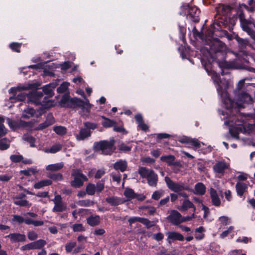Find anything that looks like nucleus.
Here are the masks:
<instances>
[{
  "instance_id": "obj_1",
  "label": "nucleus",
  "mask_w": 255,
  "mask_h": 255,
  "mask_svg": "<svg viewBox=\"0 0 255 255\" xmlns=\"http://www.w3.org/2000/svg\"><path fill=\"white\" fill-rule=\"evenodd\" d=\"M208 73L212 77L223 106L225 108L222 111L221 118L222 120L228 119L225 121L224 125L230 127L229 132L231 135L239 138L240 132L248 135H255V124L248 123L253 118V115L244 114L238 111L239 108H245L246 105L254 103L251 94H255V83H245L249 80L248 78L241 80L234 91L235 101H233L227 92L229 87L228 80H221L219 75L214 71H208Z\"/></svg>"
},
{
  "instance_id": "obj_2",
  "label": "nucleus",
  "mask_w": 255,
  "mask_h": 255,
  "mask_svg": "<svg viewBox=\"0 0 255 255\" xmlns=\"http://www.w3.org/2000/svg\"><path fill=\"white\" fill-rule=\"evenodd\" d=\"M205 45L206 47L202 48L201 51L202 52L204 49L207 50V55H210L211 51L214 52H224L226 50L225 44L216 38H213L210 35L206 36L205 39Z\"/></svg>"
},
{
  "instance_id": "obj_3",
  "label": "nucleus",
  "mask_w": 255,
  "mask_h": 255,
  "mask_svg": "<svg viewBox=\"0 0 255 255\" xmlns=\"http://www.w3.org/2000/svg\"><path fill=\"white\" fill-rule=\"evenodd\" d=\"M238 16L243 30L247 32L255 40V24L254 20L253 19L249 20L246 19L245 14L242 11L238 12Z\"/></svg>"
},
{
  "instance_id": "obj_4",
  "label": "nucleus",
  "mask_w": 255,
  "mask_h": 255,
  "mask_svg": "<svg viewBox=\"0 0 255 255\" xmlns=\"http://www.w3.org/2000/svg\"><path fill=\"white\" fill-rule=\"evenodd\" d=\"M138 173L141 177L147 179V183L150 186L156 187L158 181V176L152 170L144 167H139Z\"/></svg>"
},
{
  "instance_id": "obj_5",
  "label": "nucleus",
  "mask_w": 255,
  "mask_h": 255,
  "mask_svg": "<svg viewBox=\"0 0 255 255\" xmlns=\"http://www.w3.org/2000/svg\"><path fill=\"white\" fill-rule=\"evenodd\" d=\"M114 141L102 140L95 142L94 145V149L97 151H101L105 155L111 154L115 149Z\"/></svg>"
},
{
  "instance_id": "obj_6",
  "label": "nucleus",
  "mask_w": 255,
  "mask_h": 255,
  "mask_svg": "<svg viewBox=\"0 0 255 255\" xmlns=\"http://www.w3.org/2000/svg\"><path fill=\"white\" fill-rule=\"evenodd\" d=\"M28 102L33 103L36 105H48L49 101H47L45 97H43L42 92L33 91L27 96Z\"/></svg>"
},
{
  "instance_id": "obj_7",
  "label": "nucleus",
  "mask_w": 255,
  "mask_h": 255,
  "mask_svg": "<svg viewBox=\"0 0 255 255\" xmlns=\"http://www.w3.org/2000/svg\"><path fill=\"white\" fill-rule=\"evenodd\" d=\"M70 102L81 109L83 116H87L89 115L92 105L90 104L88 99H85V101H82L79 99L75 98L71 99Z\"/></svg>"
},
{
  "instance_id": "obj_8",
  "label": "nucleus",
  "mask_w": 255,
  "mask_h": 255,
  "mask_svg": "<svg viewBox=\"0 0 255 255\" xmlns=\"http://www.w3.org/2000/svg\"><path fill=\"white\" fill-rule=\"evenodd\" d=\"M164 180L168 188L174 192L179 193L182 191L187 190L188 189L183 183L175 182L167 176L165 177Z\"/></svg>"
},
{
  "instance_id": "obj_9",
  "label": "nucleus",
  "mask_w": 255,
  "mask_h": 255,
  "mask_svg": "<svg viewBox=\"0 0 255 255\" xmlns=\"http://www.w3.org/2000/svg\"><path fill=\"white\" fill-rule=\"evenodd\" d=\"M72 176L74 177V179L71 181V185L74 187H81L83 185L84 182L87 180V177L78 169L73 170Z\"/></svg>"
},
{
  "instance_id": "obj_10",
  "label": "nucleus",
  "mask_w": 255,
  "mask_h": 255,
  "mask_svg": "<svg viewBox=\"0 0 255 255\" xmlns=\"http://www.w3.org/2000/svg\"><path fill=\"white\" fill-rule=\"evenodd\" d=\"M182 7L183 9L187 10V16L193 21L195 22L199 21L200 11L196 6H190L188 4H186L183 5Z\"/></svg>"
},
{
  "instance_id": "obj_11",
  "label": "nucleus",
  "mask_w": 255,
  "mask_h": 255,
  "mask_svg": "<svg viewBox=\"0 0 255 255\" xmlns=\"http://www.w3.org/2000/svg\"><path fill=\"white\" fill-rule=\"evenodd\" d=\"M53 201L54 203V206L52 209L53 212H62L66 210V204L62 201L61 196L59 195H55Z\"/></svg>"
},
{
  "instance_id": "obj_12",
  "label": "nucleus",
  "mask_w": 255,
  "mask_h": 255,
  "mask_svg": "<svg viewBox=\"0 0 255 255\" xmlns=\"http://www.w3.org/2000/svg\"><path fill=\"white\" fill-rule=\"evenodd\" d=\"M167 219L174 225H178L182 223V216L179 212L176 210H172Z\"/></svg>"
},
{
  "instance_id": "obj_13",
  "label": "nucleus",
  "mask_w": 255,
  "mask_h": 255,
  "mask_svg": "<svg viewBox=\"0 0 255 255\" xmlns=\"http://www.w3.org/2000/svg\"><path fill=\"white\" fill-rule=\"evenodd\" d=\"M230 164L229 163L223 161L217 162L213 166L214 172L223 175L225 173V170L229 169Z\"/></svg>"
},
{
  "instance_id": "obj_14",
  "label": "nucleus",
  "mask_w": 255,
  "mask_h": 255,
  "mask_svg": "<svg viewBox=\"0 0 255 255\" xmlns=\"http://www.w3.org/2000/svg\"><path fill=\"white\" fill-rule=\"evenodd\" d=\"M5 238H9L12 243L18 242H24L26 241V236L24 234L20 233H11L5 237Z\"/></svg>"
},
{
  "instance_id": "obj_15",
  "label": "nucleus",
  "mask_w": 255,
  "mask_h": 255,
  "mask_svg": "<svg viewBox=\"0 0 255 255\" xmlns=\"http://www.w3.org/2000/svg\"><path fill=\"white\" fill-rule=\"evenodd\" d=\"M167 241L170 244L175 241H182L184 239L182 235L176 232H168L167 233Z\"/></svg>"
},
{
  "instance_id": "obj_16",
  "label": "nucleus",
  "mask_w": 255,
  "mask_h": 255,
  "mask_svg": "<svg viewBox=\"0 0 255 255\" xmlns=\"http://www.w3.org/2000/svg\"><path fill=\"white\" fill-rule=\"evenodd\" d=\"M39 85L36 83L29 84L27 86H23L22 87H12L9 90V93L16 94L20 90H27L37 89Z\"/></svg>"
},
{
  "instance_id": "obj_17",
  "label": "nucleus",
  "mask_w": 255,
  "mask_h": 255,
  "mask_svg": "<svg viewBox=\"0 0 255 255\" xmlns=\"http://www.w3.org/2000/svg\"><path fill=\"white\" fill-rule=\"evenodd\" d=\"M210 196L213 205L215 206H219L221 204V200L217 193V191L211 188L210 191Z\"/></svg>"
},
{
  "instance_id": "obj_18",
  "label": "nucleus",
  "mask_w": 255,
  "mask_h": 255,
  "mask_svg": "<svg viewBox=\"0 0 255 255\" xmlns=\"http://www.w3.org/2000/svg\"><path fill=\"white\" fill-rule=\"evenodd\" d=\"M56 86V84L55 83L46 85L42 88L43 91L47 97H52L54 94V89Z\"/></svg>"
},
{
  "instance_id": "obj_19",
  "label": "nucleus",
  "mask_w": 255,
  "mask_h": 255,
  "mask_svg": "<svg viewBox=\"0 0 255 255\" xmlns=\"http://www.w3.org/2000/svg\"><path fill=\"white\" fill-rule=\"evenodd\" d=\"M91 131L89 129L82 128L80 129L78 134H76L75 136L78 140H83L90 136Z\"/></svg>"
},
{
  "instance_id": "obj_20",
  "label": "nucleus",
  "mask_w": 255,
  "mask_h": 255,
  "mask_svg": "<svg viewBox=\"0 0 255 255\" xmlns=\"http://www.w3.org/2000/svg\"><path fill=\"white\" fill-rule=\"evenodd\" d=\"M247 185L244 183L238 182L236 185V189L238 196L242 197L247 190Z\"/></svg>"
},
{
  "instance_id": "obj_21",
  "label": "nucleus",
  "mask_w": 255,
  "mask_h": 255,
  "mask_svg": "<svg viewBox=\"0 0 255 255\" xmlns=\"http://www.w3.org/2000/svg\"><path fill=\"white\" fill-rule=\"evenodd\" d=\"M106 201L112 206L120 205L125 202V201H124L120 198L115 196L108 197L106 198Z\"/></svg>"
},
{
  "instance_id": "obj_22",
  "label": "nucleus",
  "mask_w": 255,
  "mask_h": 255,
  "mask_svg": "<svg viewBox=\"0 0 255 255\" xmlns=\"http://www.w3.org/2000/svg\"><path fill=\"white\" fill-rule=\"evenodd\" d=\"M127 163L125 160H119L115 163L114 167L116 170H120L121 172H124L127 168Z\"/></svg>"
},
{
  "instance_id": "obj_23",
  "label": "nucleus",
  "mask_w": 255,
  "mask_h": 255,
  "mask_svg": "<svg viewBox=\"0 0 255 255\" xmlns=\"http://www.w3.org/2000/svg\"><path fill=\"white\" fill-rule=\"evenodd\" d=\"M216 10L218 14L226 15L230 12L231 7L229 5L221 4L216 8Z\"/></svg>"
},
{
  "instance_id": "obj_24",
  "label": "nucleus",
  "mask_w": 255,
  "mask_h": 255,
  "mask_svg": "<svg viewBox=\"0 0 255 255\" xmlns=\"http://www.w3.org/2000/svg\"><path fill=\"white\" fill-rule=\"evenodd\" d=\"M189 208H193V211L195 212L196 208L193 203L189 200H185L182 206L179 208L181 211H185Z\"/></svg>"
},
{
  "instance_id": "obj_25",
  "label": "nucleus",
  "mask_w": 255,
  "mask_h": 255,
  "mask_svg": "<svg viewBox=\"0 0 255 255\" xmlns=\"http://www.w3.org/2000/svg\"><path fill=\"white\" fill-rule=\"evenodd\" d=\"M135 118L137 123L138 127L142 130L146 131L148 128V127L143 123L141 115L139 114L136 115L135 116Z\"/></svg>"
},
{
  "instance_id": "obj_26",
  "label": "nucleus",
  "mask_w": 255,
  "mask_h": 255,
  "mask_svg": "<svg viewBox=\"0 0 255 255\" xmlns=\"http://www.w3.org/2000/svg\"><path fill=\"white\" fill-rule=\"evenodd\" d=\"M206 187L202 183H198L195 186V193L197 195H202L205 193Z\"/></svg>"
},
{
  "instance_id": "obj_27",
  "label": "nucleus",
  "mask_w": 255,
  "mask_h": 255,
  "mask_svg": "<svg viewBox=\"0 0 255 255\" xmlns=\"http://www.w3.org/2000/svg\"><path fill=\"white\" fill-rule=\"evenodd\" d=\"M6 120L9 127L13 130L18 128L22 125V123L21 121H13L9 118H7Z\"/></svg>"
},
{
  "instance_id": "obj_28",
  "label": "nucleus",
  "mask_w": 255,
  "mask_h": 255,
  "mask_svg": "<svg viewBox=\"0 0 255 255\" xmlns=\"http://www.w3.org/2000/svg\"><path fill=\"white\" fill-rule=\"evenodd\" d=\"M63 167V163L62 162L57 163L55 164H50L46 166V170L52 171H56L60 170Z\"/></svg>"
},
{
  "instance_id": "obj_29",
  "label": "nucleus",
  "mask_w": 255,
  "mask_h": 255,
  "mask_svg": "<svg viewBox=\"0 0 255 255\" xmlns=\"http://www.w3.org/2000/svg\"><path fill=\"white\" fill-rule=\"evenodd\" d=\"M52 184V181L49 179H45L41 180L34 185V187L35 189H40L43 187L48 186Z\"/></svg>"
},
{
  "instance_id": "obj_30",
  "label": "nucleus",
  "mask_w": 255,
  "mask_h": 255,
  "mask_svg": "<svg viewBox=\"0 0 255 255\" xmlns=\"http://www.w3.org/2000/svg\"><path fill=\"white\" fill-rule=\"evenodd\" d=\"M13 203L16 205L23 207H29L31 204L29 203L28 201L26 200L20 199L18 197H13Z\"/></svg>"
},
{
  "instance_id": "obj_31",
  "label": "nucleus",
  "mask_w": 255,
  "mask_h": 255,
  "mask_svg": "<svg viewBox=\"0 0 255 255\" xmlns=\"http://www.w3.org/2000/svg\"><path fill=\"white\" fill-rule=\"evenodd\" d=\"M124 195L127 198V201L134 199L136 197V193L130 188H126Z\"/></svg>"
},
{
  "instance_id": "obj_32",
  "label": "nucleus",
  "mask_w": 255,
  "mask_h": 255,
  "mask_svg": "<svg viewBox=\"0 0 255 255\" xmlns=\"http://www.w3.org/2000/svg\"><path fill=\"white\" fill-rule=\"evenodd\" d=\"M235 38L238 42L241 48H245L247 46H250V43L247 39L241 38L238 35H236L235 36Z\"/></svg>"
},
{
  "instance_id": "obj_33",
  "label": "nucleus",
  "mask_w": 255,
  "mask_h": 255,
  "mask_svg": "<svg viewBox=\"0 0 255 255\" xmlns=\"http://www.w3.org/2000/svg\"><path fill=\"white\" fill-rule=\"evenodd\" d=\"M175 157L174 156L169 155L167 156H162L160 157V160L167 163L168 165L172 166L175 161Z\"/></svg>"
},
{
  "instance_id": "obj_34",
  "label": "nucleus",
  "mask_w": 255,
  "mask_h": 255,
  "mask_svg": "<svg viewBox=\"0 0 255 255\" xmlns=\"http://www.w3.org/2000/svg\"><path fill=\"white\" fill-rule=\"evenodd\" d=\"M62 145L60 144H55L53 145H52L50 148H46L44 149V152L46 153H55L59 150H60L62 148Z\"/></svg>"
},
{
  "instance_id": "obj_35",
  "label": "nucleus",
  "mask_w": 255,
  "mask_h": 255,
  "mask_svg": "<svg viewBox=\"0 0 255 255\" xmlns=\"http://www.w3.org/2000/svg\"><path fill=\"white\" fill-rule=\"evenodd\" d=\"M53 130L57 134L61 136L65 134L67 132V128L61 126L54 127Z\"/></svg>"
},
{
  "instance_id": "obj_36",
  "label": "nucleus",
  "mask_w": 255,
  "mask_h": 255,
  "mask_svg": "<svg viewBox=\"0 0 255 255\" xmlns=\"http://www.w3.org/2000/svg\"><path fill=\"white\" fill-rule=\"evenodd\" d=\"M87 222L90 226L97 225L100 223V217L99 216L90 217L88 218Z\"/></svg>"
},
{
  "instance_id": "obj_37",
  "label": "nucleus",
  "mask_w": 255,
  "mask_h": 255,
  "mask_svg": "<svg viewBox=\"0 0 255 255\" xmlns=\"http://www.w3.org/2000/svg\"><path fill=\"white\" fill-rule=\"evenodd\" d=\"M102 118L104 120V121L102 122V124L105 128H111L115 126L116 124V122L113 120L108 119L105 117H102Z\"/></svg>"
},
{
  "instance_id": "obj_38",
  "label": "nucleus",
  "mask_w": 255,
  "mask_h": 255,
  "mask_svg": "<svg viewBox=\"0 0 255 255\" xmlns=\"http://www.w3.org/2000/svg\"><path fill=\"white\" fill-rule=\"evenodd\" d=\"M4 119L2 116H0V138L5 135L7 132V129L3 125Z\"/></svg>"
},
{
  "instance_id": "obj_39",
  "label": "nucleus",
  "mask_w": 255,
  "mask_h": 255,
  "mask_svg": "<svg viewBox=\"0 0 255 255\" xmlns=\"http://www.w3.org/2000/svg\"><path fill=\"white\" fill-rule=\"evenodd\" d=\"M35 113V110L33 108H27L24 110L22 115V117L25 119H29L32 117Z\"/></svg>"
},
{
  "instance_id": "obj_40",
  "label": "nucleus",
  "mask_w": 255,
  "mask_h": 255,
  "mask_svg": "<svg viewBox=\"0 0 255 255\" xmlns=\"http://www.w3.org/2000/svg\"><path fill=\"white\" fill-rule=\"evenodd\" d=\"M46 242L43 240H39L35 242H32L34 250V249H40L45 245Z\"/></svg>"
},
{
  "instance_id": "obj_41",
  "label": "nucleus",
  "mask_w": 255,
  "mask_h": 255,
  "mask_svg": "<svg viewBox=\"0 0 255 255\" xmlns=\"http://www.w3.org/2000/svg\"><path fill=\"white\" fill-rule=\"evenodd\" d=\"M140 223L145 225L147 228H150L154 226L155 224V223L154 221H150L147 219L144 218H141Z\"/></svg>"
},
{
  "instance_id": "obj_42",
  "label": "nucleus",
  "mask_w": 255,
  "mask_h": 255,
  "mask_svg": "<svg viewBox=\"0 0 255 255\" xmlns=\"http://www.w3.org/2000/svg\"><path fill=\"white\" fill-rule=\"evenodd\" d=\"M188 144L189 145V147H192L194 149H196L200 147V142L195 138H191Z\"/></svg>"
},
{
  "instance_id": "obj_43",
  "label": "nucleus",
  "mask_w": 255,
  "mask_h": 255,
  "mask_svg": "<svg viewBox=\"0 0 255 255\" xmlns=\"http://www.w3.org/2000/svg\"><path fill=\"white\" fill-rule=\"evenodd\" d=\"M23 139L24 140L30 143V146H35L34 142L35 139L33 136L29 135L28 134H24L23 136Z\"/></svg>"
},
{
  "instance_id": "obj_44",
  "label": "nucleus",
  "mask_w": 255,
  "mask_h": 255,
  "mask_svg": "<svg viewBox=\"0 0 255 255\" xmlns=\"http://www.w3.org/2000/svg\"><path fill=\"white\" fill-rule=\"evenodd\" d=\"M69 86V83L66 82H63L57 89L58 93H62L65 92L68 89Z\"/></svg>"
},
{
  "instance_id": "obj_45",
  "label": "nucleus",
  "mask_w": 255,
  "mask_h": 255,
  "mask_svg": "<svg viewBox=\"0 0 255 255\" xmlns=\"http://www.w3.org/2000/svg\"><path fill=\"white\" fill-rule=\"evenodd\" d=\"M172 170L175 173H178L180 171V168L182 167V165L179 161H174L172 165Z\"/></svg>"
},
{
  "instance_id": "obj_46",
  "label": "nucleus",
  "mask_w": 255,
  "mask_h": 255,
  "mask_svg": "<svg viewBox=\"0 0 255 255\" xmlns=\"http://www.w3.org/2000/svg\"><path fill=\"white\" fill-rule=\"evenodd\" d=\"M94 202L90 200H84L79 201L77 202V204L80 206L83 207H89L93 205Z\"/></svg>"
},
{
  "instance_id": "obj_47",
  "label": "nucleus",
  "mask_w": 255,
  "mask_h": 255,
  "mask_svg": "<svg viewBox=\"0 0 255 255\" xmlns=\"http://www.w3.org/2000/svg\"><path fill=\"white\" fill-rule=\"evenodd\" d=\"M96 191V187L94 184H89L87 186L86 192L88 195H93L95 194Z\"/></svg>"
},
{
  "instance_id": "obj_48",
  "label": "nucleus",
  "mask_w": 255,
  "mask_h": 255,
  "mask_svg": "<svg viewBox=\"0 0 255 255\" xmlns=\"http://www.w3.org/2000/svg\"><path fill=\"white\" fill-rule=\"evenodd\" d=\"M76 242H69L65 245V250L67 253H70L72 250L76 247Z\"/></svg>"
},
{
  "instance_id": "obj_49",
  "label": "nucleus",
  "mask_w": 255,
  "mask_h": 255,
  "mask_svg": "<svg viewBox=\"0 0 255 255\" xmlns=\"http://www.w3.org/2000/svg\"><path fill=\"white\" fill-rule=\"evenodd\" d=\"M164 193V191L162 190L156 191L153 192L152 195V198L155 200H158L161 197Z\"/></svg>"
},
{
  "instance_id": "obj_50",
  "label": "nucleus",
  "mask_w": 255,
  "mask_h": 255,
  "mask_svg": "<svg viewBox=\"0 0 255 255\" xmlns=\"http://www.w3.org/2000/svg\"><path fill=\"white\" fill-rule=\"evenodd\" d=\"M12 177V174L11 173L2 174L0 175V181L2 182H7L11 179Z\"/></svg>"
},
{
  "instance_id": "obj_51",
  "label": "nucleus",
  "mask_w": 255,
  "mask_h": 255,
  "mask_svg": "<svg viewBox=\"0 0 255 255\" xmlns=\"http://www.w3.org/2000/svg\"><path fill=\"white\" fill-rule=\"evenodd\" d=\"M9 145L7 140L2 139L0 140V149L5 150L9 147Z\"/></svg>"
},
{
  "instance_id": "obj_52",
  "label": "nucleus",
  "mask_w": 255,
  "mask_h": 255,
  "mask_svg": "<svg viewBox=\"0 0 255 255\" xmlns=\"http://www.w3.org/2000/svg\"><path fill=\"white\" fill-rule=\"evenodd\" d=\"M251 238L247 237H240L236 240L237 243H243L248 244L251 242Z\"/></svg>"
},
{
  "instance_id": "obj_53",
  "label": "nucleus",
  "mask_w": 255,
  "mask_h": 255,
  "mask_svg": "<svg viewBox=\"0 0 255 255\" xmlns=\"http://www.w3.org/2000/svg\"><path fill=\"white\" fill-rule=\"evenodd\" d=\"M20 45V43L13 42L9 45V47L13 51L17 52H19Z\"/></svg>"
},
{
  "instance_id": "obj_54",
  "label": "nucleus",
  "mask_w": 255,
  "mask_h": 255,
  "mask_svg": "<svg viewBox=\"0 0 255 255\" xmlns=\"http://www.w3.org/2000/svg\"><path fill=\"white\" fill-rule=\"evenodd\" d=\"M10 159L12 162H18L23 159V157L21 155H11Z\"/></svg>"
},
{
  "instance_id": "obj_55",
  "label": "nucleus",
  "mask_w": 255,
  "mask_h": 255,
  "mask_svg": "<svg viewBox=\"0 0 255 255\" xmlns=\"http://www.w3.org/2000/svg\"><path fill=\"white\" fill-rule=\"evenodd\" d=\"M49 177L55 181H61L63 179L62 174L60 173L50 174Z\"/></svg>"
},
{
  "instance_id": "obj_56",
  "label": "nucleus",
  "mask_w": 255,
  "mask_h": 255,
  "mask_svg": "<svg viewBox=\"0 0 255 255\" xmlns=\"http://www.w3.org/2000/svg\"><path fill=\"white\" fill-rule=\"evenodd\" d=\"M28 94H25L24 93L21 92L17 95L15 97V100L17 101H22L25 100L26 98H27Z\"/></svg>"
},
{
  "instance_id": "obj_57",
  "label": "nucleus",
  "mask_w": 255,
  "mask_h": 255,
  "mask_svg": "<svg viewBox=\"0 0 255 255\" xmlns=\"http://www.w3.org/2000/svg\"><path fill=\"white\" fill-rule=\"evenodd\" d=\"M234 230L233 226H230L228 228V230L224 231L222 234H220V237L222 239H224L230 233Z\"/></svg>"
},
{
  "instance_id": "obj_58",
  "label": "nucleus",
  "mask_w": 255,
  "mask_h": 255,
  "mask_svg": "<svg viewBox=\"0 0 255 255\" xmlns=\"http://www.w3.org/2000/svg\"><path fill=\"white\" fill-rule=\"evenodd\" d=\"M84 127L86 129H94L97 128V125L94 123H91L89 122H86L84 123Z\"/></svg>"
},
{
  "instance_id": "obj_59",
  "label": "nucleus",
  "mask_w": 255,
  "mask_h": 255,
  "mask_svg": "<svg viewBox=\"0 0 255 255\" xmlns=\"http://www.w3.org/2000/svg\"><path fill=\"white\" fill-rule=\"evenodd\" d=\"M28 238L30 241L36 240L38 238L37 233L34 231H30L27 234Z\"/></svg>"
},
{
  "instance_id": "obj_60",
  "label": "nucleus",
  "mask_w": 255,
  "mask_h": 255,
  "mask_svg": "<svg viewBox=\"0 0 255 255\" xmlns=\"http://www.w3.org/2000/svg\"><path fill=\"white\" fill-rule=\"evenodd\" d=\"M73 230L74 232H81L84 231V228L81 224H76L73 226Z\"/></svg>"
},
{
  "instance_id": "obj_61",
  "label": "nucleus",
  "mask_w": 255,
  "mask_h": 255,
  "mask_svg": "<svg viewBox=\"0 0 255 255\" xmlns=\"http://www.w3.org/2000/svg\"><path fill=\"white\" fill-rule=\"evenodd\" d=\"M20 250L23 251H28V250H34L32 243H29V244H28L24 246H22L20 248Z\"/></svg>"
},
{
  "instance_id": "obj_62",
  "label": "nucleus",
  "mask_w": 255,
  "mask_h": 255,
  "mask_svg": "<svg viewBox=\"0 0 255 255\" xmlns=\"http://www.w3.org/2000/svg\"><path fill=\"white\" fill-rule=\"evenodd\" d=\"M24 219L20 216L19 215H13L12 221H15L20 224L24 222Z\"/></svg>"
},
{
  "instance_id": "obj_63",
  "label": "nucleus",
  "mask_w": 255,
  "mask_h": 255,
  "mask_svg": "<svg viewBox=\"0 0 255 255\" xmlns=\"http://www.w3.org/2000/svg\"><path fill=\"white\" fill-rule=\"evenodd\" d=\"M219 221L224 225H226L230 223L229 218L225 216L220 217L219 218Z\"/></svg>"
},
{
  "instance_id": "obj_64",
  "label": "nucleus",
  "mask_w": 255,
  "mask_h": 255,
  "mask_svg": "<svg viewBox=\"0 0 255 255\" xmlns=\"http://www.w3.org/2000/svg\"><path fill=\"white\" fill-rule=\"evenodd\" d=\"M105 173V170L104 169H99L95 176V177L97 179L100 178L102 176H103Z\"/></svg>"
}]
</instances>
